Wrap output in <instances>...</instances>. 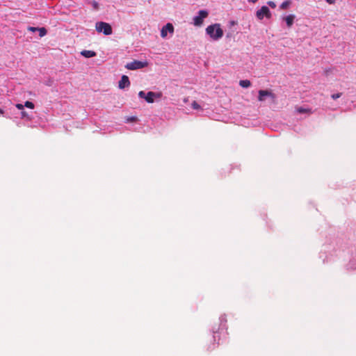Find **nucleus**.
I'll use <instances>...</instances> for the list:
<instances>
[{
    "label": "nucleus",
    "instance_id": "28",
    "mask_svg": "<svg viewBox=\"0 0 356 356\" xmlns=\"http://www.w3.org/2000/svg\"><path fill=\"white\" fill-rule=\"evenodd\" d=\"M0 113H1V114H3V111L1 108H0Z\"/></svg>",
    "mask_w": 356,
    "mask_h": 356
},
{
    "label": "nucleus",
    "instance_id": "20",
    "mask_svg": "<svg viewBox=\"0 0 356 356\" xmlns=\"http://www.w3.org/2000/svg\"><path fill=\"white\" fill-rule=\"evenodd\" d=\"M138 96H139L140 98L145 99V96H146V93H145L144 91H140V92H138Z\"/></svg>",
    "mask_w": 356,
    "mask_h": 356
},
{
    "label": "nucleus",
    "instance_id": "7",
    "mask_svg": "<svg viewBox=\"0 0 356 356\" xmlns=\"http://www.w3.org/2000/svg\"><path fill=\"white\" fill-rule=\"evenodd\" d=\"M168 32L170 33H174V26L171 23L166 24L161 30V36L163 38H166Z\"/></svg>",
    "mask_w": 356,
    "mask_h": 356
},
{
    "label": "nucleus",
    "instance_id": "19",
    "mask_svg": "<svg viewBox=\"0 0 356 356\" xmlns=\"http://www.w3.org/2000/svg\"><path fill=\"white\" fill-rule=\"evenodd\" d=\"M267 3L272 8H275L276 7V4H275V3L274 1H268Z\"/></svg>",
    "mask_w": 356,
    "mask_h": 356
},
{
    "label": "nucleus",
    "instance_id": "9",
    "mask_svg": "<svg viewBox=\"0 0 356 356\" xmlns=\"http://www.w3.org/2000/svg\"><path fill=\"white\" fill-rule=\"evenodd\" d=\"M129 86H130V81H129V77L126 75H123L121 77V79L118 83V87L120 89H124V88L128 87Z\"/></svg>",
    "mask_w": 356,
    "mask_h": 356
},
{
    "label": "nucleus",
    "instance_id": "4",
    "mask_svg": "<svg viewBox=\"0 0 356 356\" xmlns=\"http://www.w3.org/2000/svg\"><path fill=\"white\" fill-rule=\"evenodd\" d=\"M209 15L208 11L201 10L198 12V15L193 18V24L195 26H201L203 24L204 19Z\"/></svg>",
    "mask_w": 356,
    "mask_h": 356
},
{
    "label": "nucleus",
    "instance_id": "6",
    "mask_svg": "<svg viewBox=\"0 0 356 356\" xmlns=\"http://www.w3.org/2000/svg\"><path fill=\"white\" fill-rule=\"evenodd\" d=\"M265 97H270L273 99H275V95L270 90H260L259 91L258 100L259 102H264L265 100Z\"/></svg>",
    "mask_w": 356,
    "mask_h": 356
},
{
    "label": "nucleus",
    "instance_id": "25",
    "mask_svg": "<svg viewBox=\"0 0 356 356\" xmlns=\"http://www.w3.org/2000/svg\"><path fill=\"white\" fill-rule=\"evenodd\" d=\"M136 117H132L130 120L131 121H134V120H136Z\"/></svg>",
    "mask_w": 356,
    "mask_h": 356
},
{
    "label": "nucleus",
    "instance_id": "2",
    "mask_svg": "<svg viewBox=\"0 0 356 356\" xmlns=\"http://www.w3.org/2000/svg\"><path fill=\"white\" fill-rule=\"evenodd\" d=\"M95 29L97 32H103V33L106 35L112 34V28L108 23L104 22H97L95 24Z\"/></svg>",
    "mask_w": 356,
    "mask_h": 356
},
{
    "label": "nucleus",
    "instance_id": "10",
    "mask_svg": "<svg viewBox=\"0 0 356 356\" xmlns=\"http://www.w3.org/2000/svg\"><path fill=\"white\" fill-rule=\"evenodd\" d=\"M295 17L294 15H289L284 18L288 27H291L293 25Z\"/></svg>",
    "mask_w": 356,
    "mask_h": 356
},
{
    "label": "nucleus",
    "instance_id": "22",
    "mask_svg": "<svg viewBox=\"0 0 356 356\" xmlns=\"http://www.w3.org/2000/svg\"><path fill=\"white\" fill-rule=\"evenodd\" d=\"M24 105H22V104H16V107L19 109V110H24Z\"/></svg>",
    "mask_w": 356,
    "mask_h": 356
},
{
    "label": "nucleus",
    "instance_id": "16",
    "mask_svg": "<svg viewBox=\"0 0 356 356\" xmlns=\"http://www.w3.org/2000/svg\"><path fill=\"white\" fill-rule=\"evenodd\" d=\"M24 106L27 107V108H34V104L31 102H29V101H26L24 104Z\"/></svg>",
    "mask_w": 356,
    "mask_h": 356
},
{
    "label": "nucleus",
    "instance_id": "8",
    "mask_svg": "<svg viewBox=\"0 0 356 356\" xmlns=\"http://www.w3.org/2000/svg\"><path fill=\"white\" fill-rule=\"evenodd\" d=\"M161 96V93H156L154 92H148L145 96V101L148 103H153L154 102V97L160 98Z\"/></svg>",
    "mask_w": 356,
    "mask_h": 356
},
{
    "label": "nucleus",
    "instance_id": "23",
    "mask_svg": "<svg viewBox=\"0 0 356 356\" xmlns=\"http://www.w3.org/2000/svg\"><path fill=\"white\" fill-rule=\"evenodd\" d=\"M327 3H330V4H333L335 3V1L336 0H325Z\"/></svg>",
    "mask_w": 356,
    "mask_h": 356
},
{
    "label": "nucleus",
    "instance_id": "18",
    "mask_svg": "<svg viewBox=\"0 0 356 356\" xmlns=\"http://www.w3.org/2000/svg\"><path fill=\"white\" fill-rule=\"evenodd\" d=\"M341 95L342 94L339 92V93L333 94V95H332L331 97L333 99H337L339 98L341 96Z\"/></svg>",
    "mask_w": 356,
    "mask_h": 356
},
{
    "label": "nucleus",
    "instance_id": "21",
    "mask_svg": "<svg viewBox=\"0 0 356 356\" xmlns=\"http://www.w3.org/2000/svg\"><path fill=\"white\" fill-rule=\"evenodd\" d=\"M38 28H37V27H33V26L28 27V30L30 31H32V32L38 31Z\"/></svg>",
    "mask_w": 356,
    "mask_h": 356
},
{
    "label": "nucleus",
    "instance_id": "15",
    "mask_svg": "<svg viewBox=\"0 0 356 356\" xmlns=\"http://www.w3.org/2000/svg\"><path fill=\"white\" fill-rule=\"evenodd\" d=\"M38 31L39 32L40 37H43L46 35L47 31L44 27L38 28Z\"/></svg>",
    "mask_w": 356,
    "mask_h": 356
},
{
    "label": "nucleus",
    "instance_id": "13",
    "mask_svg": "<svg viewBox=\"0 0 356 356\" xmlns=\"http://www.w3.org/2000/svg\"><path fill=\"white\" fill-rule=\"evenodd\" d=\"M296 111L299 113H312V111L309 108H305L302 107H299L296 108Z\"/></svg>",
    "mask_w": 356,
    "mask_h": 356
},
{
    "label": "nucleus",
    "instance_id": "12",
    "mask_svg": "<svg viewBox=\"0 0 356 356\" xmlns=\"http://www.w3.org/2000/svg\"><path fill=\"white\" fill-rule=\"evenodd\" d=\"M239 86L242 88H248L251 86V82L249 80H241L239 81Z\"/></svg>",
    "mask_w": 356,
    "mask_h": 356
},
{
    "label": "nucleus",
    "instance_id": "24",
    "mask_svg": "<svg viewBox=\"0 0 356 356\" xmlns=\"http://www.w3.org/2000/svg\"><path fill=\"white\" fill-rule=\"evenodd\" d=\"M26 115H27L26 112L24 111H22V118H25V117H26Z\"/></svg>",
    "mask_w": 356,
    "mask_h": 356
},
{
    "label": "nucleus",
    "instance_id": "3",
    "mask_svg": "<svg viewBox=\"0 0 356 356\" xmlns=\"http://www.w3.org/2000/svg\"><path fill=\"white\" fill-rule=\"evenodd\" d=\"M147 65H148V63L147 61L143 62V61L134 60L130 63H128L125 65V67L129 70H138V69L145 67Z\"/></svg>",
    "mask_w": 356,
    "mask_h": 356
},
{
    "label": "nucleus",
    "instance_id": "27",
    "mask_svg": "<svg viewBox=\"0 0 356 356\" xmlns=\"http://www.w3.org/2000/svg\"><path fill=\"white\" fill-rule=\"evenodd\" d=\"M94 6H95V8H97V2H95V3H94Z\"/></svg>",
    "mask_w": 356,
    "mask_h": 356
},
{
    "label": "nucleus",
    "instance_id": "14",
    "mask_svg": "<svg viewBox=\"0 0 356 356\" xmlns=\"http://www.w3.org/2000/svg\"><path fill=\"white\" fill-rule=\"evenodd\" d=\"M291 1L290 0H286L280 5V8L282 10L286 9L291 5Z\"/></svg>",
    "mask_w": 356,
    "mask_h": 356
},
{
    "label": "nucleus",
    "instance_id": "11",
    "mask_svg": "<svg viewBox=\"0 0 356 356\" xmlns=\"http://www.w3.org/2000/svg\"><path fill=\"white\" fill-rule=\"evenodd\" d=\"M81 54L86 58H92L96 56V52L91 50H83Z\"/></svg>",
    "mask_w": 356,
    "mask_h": 356
},
{
    "label": "nucleus",
    "instance_id": "26",
    "mask_svg": "<svg viewBox=\"0 0 356 356\" xmlns=\"http://www.w3.org/2000/svg\"><path fill=\"white\" fill-rule=\"evenodd\" d=\"M258 0H249V1H251L252 3H256Z\"/></svg>",
    "mask_w": 356,
    "mask_h": 356
},
{
    "label": "nucleus",
    "instance_id": "1",
    "mask_svg": "<svg viewBox=\"0 0 356 356\" xmlns=\"http://www.w3.org/2000/svg\"><path fill=\"white\" fill-rule=\"evenodd\" d=\"M206 33L213 40H218L223 36V31L219 24H214L207 26Z\"/></svg>",
    "mask_w": 356,
    "mask_h": 356
},
{
    "label": "nucleus",
    "instance_id": "17",
    "mask_svg": "<svg viewBox=\"0 0 356 356\" xmlns=\"http://www.w3.org/2000/svg\"><path fill=\"white\" fill-rule=\"evenodd\" d=\"M191 105L193 109L197 110L201 108L200 104L195 101H193Z\"/></svg>",
    "mask_w": 356,
    "mask_h": 356
},
{
    "label": "nucleus",
    "instance_id": "5",
    "mask_svg": "<svg viewBox=\"0 0 356 356\" xmlns=\"http://www.w3.org/2000/svg\"><path fill=\"white\" fill-rule=\"evenodd\" d=\"M256 15L259 19H262L264 17L268 19L271 17L270 10L266 6H263L259 10H258L256 13Z\"/></svg>",
    "mask_w": 356,
    "mask_h": 356
}]
</instances>
